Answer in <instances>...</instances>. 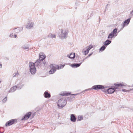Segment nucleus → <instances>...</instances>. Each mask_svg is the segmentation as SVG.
I'll use <instances>...</instances> for the list:
<instances>
[{"mask_svg": "<svg viewBox=\"0 0 133 133\" xmlns=\"http://www.w3.org/2000/svg\"><path fill=\"white\" fill-rule=\"evenodd\" d=\"M68 94H66V95H68Z\"/></svg>", "mask_w": 133, "mask_h": 133, "instance_id": "49530a36", "label": "nucleus"}, {"mask_svg": "<svg viewBox=\"0 0 133 133\" xmlns=\"http://www.w3.org/2000/svg\"><path fill=\"white\" fill-rule=\"evenodd\" d=\"M70 120L71 121L73 122H75L76 121V118L74 114L71 115Z\"/></svg>", "mask_w": 133, "mask_h": 133, "instance_id": "f3484780", "label": "nucleus"}, {"mask_svg": "<svg viewBox=\"0 0 133 133\" xmlns=\"http://www.w3.org/2000/svg\"><path fill=\"white\" fill-rule=\"evenodd\" d=\"M7 97H6L3 100H2V102L3 103H5L7 100Z\"/></svg>", "mask_w": 133, "mask_h": 133, "instance_id": "cd10ccee", "label": "nucleus"}, {"mask_svg": "<svg viewBox=\"0 0 133 133\" xmlns=\"http://www.w3.org/2000/svg\"><path fill=\"white\" fill-rule=\"evenodd\" d=\"M82 63H76L74 64H72L71 66L72 68H74L75 67L76 68L78 67Z\"/></svg>", "mask_w": 133, "mask_h": 133, "instance_id": "6ab92c4d", "label": "nucleus"}, {"mask_svg": "<svg viewBox=\"0 0 133 133\" xmlns=\"http://www.w3.org/2000/svg\"><path fill=\"white\" fill-rule=\"evenodd\" d=\"M17 89V87L16 85L14 86L11 88L9 91V92H12L15 91Z\"/></svg>", "mask_w": 133, "mask_h": 133, "instance_id": "dca6fc26", "label": "nucleus"}, {"mask_svg": "<svg viewBox=\"0 0 133 133\" xmlns=\"http://www.w3.org/2000/svg\"><path fill=\"white\" fill-rule=\"evenodd\" d=\"M92 53H91V54H89L88 56L86 57L85 59H86L87 58H88L90 56H91L92 54Z\"/></svg>", "mask_w": 133, "mask_h": 133, "instance_id": "473e14b6", "label": "nucleus"}, {"mask_svg": "<svg viewBox=\"0 0 133 133\" xmlns=\"http://www.w3.org/2000/svg\"><path fill=\"white\" fill-rule=\"evenodd\" d=\"M50 67L51 69L49 71V73L50 74H53L56 70V69L55 66V64H52L50 65Z\"/></svg>", "mask_w": 133, "mask_h": 133, "instance_id": "39448f33", "label": "nucleus"}, {"mask_svg": "<svg viewBox=\"0 0 133 133\" xmlns=\"http://www.w3.org/2000/svg\"><path fill=\"white\" fill-rule=\"evenodd\" d=\"M114 36H115V35H113L111 33L109 35L107 38L108 39H112Z\"/></svg>", "mask_w": 133, "mask_h": 133, "instance_id": "b1692460", "label": "nucleus"}, {"mask_svg": "<svg viewBox=\"0 0 133 133\" xmlns=\"http://www.w3.org/2000/svg\"><path fill=\"white\" fill-rule=\"evenodd\" d=\"M65 65H57L55 64V67L56 70H59L63 68L64 67Z\"/></svg>", "mask_w": 133, "mask_h": 133, "instance_id": "4468645a", "label": "nucleus"}, {"mask_svg": "<svg viewBox=\"0 0 133 133\" xmlns=\"http://www.w3.org/2000/svg\"><path fill=\"white\" fill-rule=\"evenodd\" d=\"M43 63V60L41 59H37L35 62L34 64L35 66H37L38 67H40Z\"/></svg>", "mask_w": 133, "mask_h": 133, "instance_id": "0eeeda50", "label": "nucleus"}, {"mask_svg": "<svg viewBox=\"0 0 133 133\" xmlns=\"http://www.w3.org/2000/svg\"><path fill=\"white\" fill-rule=\"evenodd\" d=\"M83 116L81 115H79L78 117V121H80L83 119Z\"/></svg>", "mask_w": 133, "mask_h": 133, "instance_id": "393cba45", "label": "nucleus"}, {"mask_svg": "<svg viewBox=\"0 0 133 133\" xmlns=\"http://www.w3.org/2000/svg\"><path fill=\"white\" fill-rule=\"evenodd\" d=\"M78 60L77 61H76V62H78Z\"/></svg>", "mask_w": 133, "mask_h": 133, "instance_id": "a18cd8bd", "label": "nucleus"}, {"mask_svg": "<svg viewBox=\"0 0 133 133\" xmlns=\"http://www.w3.org/2000/svg\"><path fill=\"white\" fill-rule=\"evenodd\" d=\"M131 91L133 90V88L132 89H130Z\"/></svg>", "mask_w": 133, "mask_h": 133, "instance_id": "79ce46f5", "label": "nucleus"}, {"mask_svg": "<svg viewBox=\"0 0 133 133\" xmlns=\"http://www.w3.org/2000/svg\"><path fill=\"white\" fill-rule=\"evenodd\" d=\"M13 36V34H12L9 35V36L10 37H12Z\"/></svg>", "mask_w": 133, "mask_h": 133, "instance_id": "f704fd0d", "label": "nucleus"}, {"mask_svg": "<svg viewBox=\"0 0 133 133\" xmlns=\"http://www.w3.org/2000/svg\"><path fill=\"white\" fill-rule=\"evenodd\" d=\"M84 50H82V52L83 53L84 52V54L85 55H86L88 53V51L87 50L84 51Z\"/></svg>", "mask_w": 133, "mask_h": 133, "instance_id": "c85d7f7f", "label": "nucleus"}, {"mask_svg": "<svg viewBox=\"0 0 133 133\" xmlns=\"http://www.w3.org/2000/svg\"><path fill=\"white\" fill-rule=\"evenodd\" d=\"M76 58H77V59H79V57L78 56H76Z\"/></svg>", "mask_w": 133, "mask_h": 133, "instance_id": "4c0bfd02", "label": "nucleus"}, {"mask_svg": "<svg viewBox=\"0 0 133 133\" xmlns=\"http://www.w3.org/2000/svg\"><path fill=\"white\" fill-rule=\"evenodd\" d=\"M48 36L52 38H56V35L54 34H49L48 35Z\"/></svg>", "mask_w": 133, "mask_h": 133, "instance_id": "4be33fe9", "label": "nucleus"}, {"mask_svg": "<svg viewBox=\"0 0 133 133\" xmlns=\"http://www.w3.org/2000/svg\"><path fill=\"white\" fill-rule=\"evenodd\" d=\"M66 56L70 59H73L75 57V53H71L67 55Z\"/></svg>", "mask_w": 133, "mask_h": 133, "instance_id": "9b49d317", "label": "nucleus"}, {"mask_svg": "<svg viewBox=\"0 0 133 133\" xmlns=\"http://www.w3.org/2000/svg\"><path fill=\"white\" fill-rule=\"evenodd\" d=\"M44 97L46 98H49L50 97V94L47 91H45L44 93Z\"/></svg>", "mask_w": 133, "mask_h": 133, "instance_id": "a211bd4d", "label": "nucleus"}, {"mask_svg": "<svg viewBox=\"0 0 133 133\" xmlns=\"http://www.w3.org/2000/svg\"><path fill=\"white\" fill-rule=\"evenodd\" d=\"M106 47H105L104 45L102 46L99 49V51H104L106 48Z\"/></svg>", "mask_w": 133, "mask_h": 133, "instance_id": "bb28decb", "label": "nucleus"}, {"mask_svg": "<svg viewBox=\"0 0 133 133\" xmlns=\"http://www.w3.org/2000/svg\"><path fill=\"white\" fill-rule=\"evenodd\" d=\"M105 87L102 85H98L93 86L91 89H93L96 90L98 89H104Z\"/></svg>", "mask_w": 133, "mask_h": 133, "instance_id": "423d86ee", "label": "nucleus"}, {"mask_svg": "<svg viewBox=\"0 0 133 133\" xmlns=\"http://www.w3.org/2000/svg\"><path fill=\"white\" fill-rule=\"evenodd\" d=\"M115 88H110L108 89L107 91L108 94H111L114 92L115 91Z\"/></svg>", "mask_w": 133, "mask_h": 133, "instance_id": "ddd939ff", "label": "nucleus"}, {"mask_svg": "<svg viewBox=\"0 0 133 133\" xmlns=\"http://www.w3.org/2000/svg\"><path fill=\"white\" fill-rule=\"evenodd\" d=\"M89 89H86V90H85V91H86V90H89Z\"/></svg>", "mask_w": 133, "mask_h": 133, "instance_id": "a19ab883", "label": "nucleus"}, {"mask_svg": "<svg viewBox=\"0 0 133 133\" xmlns=\"http://www.w3.org/2000/svg\"><path fill=\"white\" fill-rule=\"evenodd\" d=\"M17 89H21L23 86V85L21 84H18L17 85Z\"/></svg>", "mask_w": 133, "mask_h": 133, "instance_id": "5701e85b", "label": "nucleus"}, {"mask_svg": "<svg viewBox=\"0 0 133 133\" xmlns=\"http://www.w3.org/2000/svg\"><path fill=\"white\" fill-rule=\"evenodd\" d=\"M34 23L31 21L28 22L26 25L25 27L28 29H30L33 28Z\"/></svg>", "mask_w": 133, "mask_h": 133, "instance_id": "6e6552de", "label": "nucleus"}, {"mask_svg": "<svg viewBox=\"0 0 133 133\" xmlns=\"http://www.w3.org/2000/svg\"><path fill=\"white\" fill-rule=\"evenodd\" d=\"M31 112H28L24 116V117L22 119V120H25L28 119L31 116Z\"/></svg>", "mask_w": 133, "mask_h": 133, "instance_id": "9d476101", "label": "nucleus"}, {"mask_svg": "<svg viewBox=\"0 0 133 133\" xmlns=\"http://www.w3.org/2000/svg\"><path fill=\"white\" fill-rule=\"evenodd\" d=\"M68 33V30L65 28H62L61 30V32L59 37L61 39H65L67 37Z\"/></svg>", "mask_w": 133, "mask_h": 133, "instance_id": "f257e3e1", "label": "nucleus"}, {"mask_svg": "<svg viewBox=\"0 0 133 133\" xmlns=\"http://www.w3.org/2000/svg\"><path fill=\"white\" fill-rule=\"evenodd\" d=\"M122 91L123 92H129L131 91V90L130 89L129 90H127L125 89H123L122 90Z\"/></svg>", "mask_w": 133, "mask_h": 133, "instance_id": "2f4dec72", "label": "nucleus"}, {"mask_svg": "<svg viewBox=\"0 0 133 133\" xmlns=\"http://www.w3.org/2000/svg\"><path fill=\"white\" fill-rule=\"evenodd\" d=\"M85 49H86V50L88 51V52H89V51L90 50H89L88 49V48H87V47H86L85 48Z\"/></svg>", "mask_w": 133, "mask_h": 133, "instance_id": "72a5a7b5", "label": "nucleus"}, {"mask_svg": "<svg viewBox=\"0 0 133 133\" xmlns=\"http://www.w3.org/2000/svg\"><path fill=\"white\" fill-rule=\"evenodd\" d=\"M22 48L26 50L29 48V46L28 45H23L22 46Z\"/></svg>", "mask_w": 133, "mask_h": 133, "instance_id": "a878e982", "label": "nucleus"}, {"mask_svg": "<svg viewBox=\"0 0 133 133\" xmlns=\"http://www.w3.org/2000/svg\"><path fill=\"white\" fill-rule=\"evenodd\" d=\"M130 18H129L125 20L124 23L122 24L121 25L122 28H123L126 25H128L130 22Z\"/></svg>", "mask_w": 133, "mask_h": 133, "instance_id": "1a4fd4ad", "label": "nucleus"}, {"mask_svg": "<svg viewBox=\"0 0 133 133\" xmlns=\"http://www.w3.org/2000/svg\"><path fill=\"white\" fill-rule=\"evenodd\" d=\"M15 38H16V37H17V36L16 35H14Z\"/></svg>", "mask_w": 133, "mask_h": 133, "instance_id": "ea45409f", "label": "nucleus"}, {"mask_svg": "<svg viewBox=\"0 0 133 133\" xmlns=\"http://www.w3.org/2000/svg\"><path fill=\"white\" fill-rule=\"evenodd\" d=\"M18 75L19 73L18 72L14 73L13 75V77H17L18 76Z\"/></svg>", "mask_w": 133, "mask_h": 133, "instance_id": "c756f323", "label": "nucleus"}, {"mask_svg": "<svg viewBox=\"0 0 133 133\" xmlns=\"http://www.w3.org/2000/svg\"><path fill=\"white\" fill-rule=\"evenodd\" d=\"M78 94H78H78H71V95H77Z\"/></svg>", "mask_w": 133, "mask_h": 133, "instance_id": "e433bc0d", "label": "nucleus"}, {"mask_svg": "<svg viewBox=\"0 0 133 133\" xmlns=\"http://www.w3.org/2000/svg\"><path fill=\"white\" fill-rule=\"evenodd\" d=\"M114 85L116 87H122L123 86H125L126 85V84L123 82H122L121 83H120L118 84H114Z\"/></svg>", "mask_w": 133, "mask_h": 133, "instance_id": "2eb2a0df", "label": "nucleus"}, {"mask_svg": "<svg viewBox=\"0 0 133 133\" xmlns=\"http://www.w3.org/2000/svg\"><path fill=\"white\" fill-rule=\"evenodd\" d=\"M30 70L32 74H34L36 71V69L35 67V65L34 63L30 62L29 63Z\"/></svg>", "mask_w": 133, "mask_h": 133, "instance_id": "7ed1b4c3", "label": "nucleus"}, {"mask_svg": "<svg viewBox=\"0 0 133 133\" xmlns=\"http://www.w3.org/2000/svg\"><path fill=\"white\" fill-rule=\"evenodd\" d=\"M17 122V120L16 119H12L6 122L5 125L6 127L9 126L14 124L15 123H16Z\"/></svg>", "mask_w": 133, "mask_h": 133, "instance_id": "20e7f679", "label": "nucleus"}, {"mask_svg": "<svg viewBox=\"0 0 133 133\" xmlns=\"http://www.w3.org/2000/svg\"><path fill=\"white\" fill-rule=\"evenodd\" d=\"M2 67V65L1 64H0V68Z\"/></svg>", "mask_w": 133, "mask_h": 133, "instance_id": "58836bf2", "label": "nucleus"}, {"mask_svg": "<svg viewBox=\"0 0 133 133\" xmlns=\"http://www.w3.org/2000/svg\"><path fill=\"white\" fill-rule=\"evenodd\" d=\"M18 29H17V28H16V29H15V30H18Z\"/></svg>", "mask_w": 133, "mask_h": 133, "instance_id": "37998d69", "label": "nucleus"}, {"mask_svg": "<svg viewBox=\"0 0 133 133\" xmlns=\"http://www.w3.org/2000/svg\"><path fill=\"white\" fill-rule=\"evenodd\" d=\"M39 59L43 60L45 58V56L43 52H41L39 54Z\"/></svg>", "mask_w": 133, "mask_h": 133, "instance_id": "f8f14e48", "label": "nucleus"}, {"mask_svg": "<svg viewBox=\"0 0 133 133\" xmlns=\"http://www.w3.org/2000/svg\"><path fill=\"white\" fill-rule=\"evenodd\" d=\"M111 41L107 39L104 42V45L107 46L110 44L111 43Z\"/></svg>", "mask_w": 133, "mask_h": 133, "instance_id": "412c9836", "label": "nucleus"}, {"mask_svg": "<svg viewBox=\"0 0 133 133\" xmlns=\"http://www.w3.org/2000/svg\"><path fill=\"white\" fill-rule=\"evenodd\" d=\"M117 29L116 28L114 29L113 31L111 33L115 35V36H116L117 35L116 33H117Z\"/></svg>", "mask_w": 133, "mask_h": 133, "instance_id": "aec40b11", "label": "nucleus"}, {"mask_svg": "<svg viewBox=\"0 0 133 133\" xmlns=\"http://www.w3.org/2000/svg\"><path fill=\"white\" fill-rule=\"evenodd\" d=\"M130 13L131 15H133V10L130 12Z\"/></svg>", "mask_w": 133, "mask_h": 133, "instance_id": "c9c22d12", "label": "nucleus"}, {"mask_svg": "<svg viewBox=\"0 0 133 133\" xmlns=\"http://www.w3.org/2000/svg\"><path fill=\"white\" fill-rule=\"evenodd\" d=\"M66 104V100L64 98H62L59 99L57 105L59 108H62Z\"/></svg>", "mask_w": 133, "mask_h": 133, "instance_id": "f03ea898", "label": "nucleus"}, {"mask_svg": "<svg viewBox=\"0 0 133 133\" xmlns=\"http://www.w3.org/2000/svg\"><path fill=\"white\" fill-rule=\"evenodd\" d=\"M131 87H133V84L131 86Z\"/></svg>", "mask_w": 133, "mask_h": 133, "instance_id": "c03bdc74", "label": "nucleus"}, {"mask_svg": "<svg viewBox=\"0 0 133 133\" xmlns=\"http://www.w3.org/2000/svg\"><path fill=\"white\" fill-rule=\"evenodd\" d=\"M87 48L89 50H90L92 48L93 46L91 45H90L89 46H87Z\"/></svg>", "mask_w": 133, "mask_h": 133, "instance_id": "7c9ffc66", "label": "nucleus"}]
</instances>
